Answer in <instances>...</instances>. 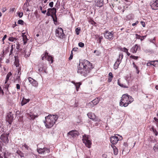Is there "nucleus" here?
<instances>
[{
	"label": "nucleus",
	"instance_id": "obj_1",
	"mask_svg": "<svg viewBox=\"0 0 158 158\" xmlns=\"http://www.w3.org/2000/svg\"><path fill=\"white\" fill-rule=\"evenodd\" d=\"M58 118V116L57 115H50L45 117V121L44 123L46 127L48 128L52 127L55 123Z\"/></svg>",
	"mask_w": 158,
	"mask_h": 158
},
{
	"label": "nucleus",
	"instance_id": "obj_2",
	"mask_svg": "<svg viewBox=\"0 0 158 158\" xmlns=\"http://www.w3.org/2000/svg\"><path fill=\"white\" fill-rule=\"evenodd\" d=\"M119 103L120 106L126 107L133 101L131 96L128 95L127 94H123Z\"/></svg>",
	"mask_w": 158,
	"mask_h": 158
},
{
	"label": "nucleus",
	"instance_id": "obj_3",
	"mask_svg": "<svg viewBox=\"0 0 158 158\" xmlns=\"http://www.w3.org/2000/svg\"><path fill=\"white\" fill-rule=\"evenodd\" d=\"M79 66L83 67L85 69L89 70V73L91 69L93 68L92 63L85 60L80 62Z\"/></svg>",
	"mask_w": 158,
	"mask_h": 158
},
{
	"label": "nucleus",
	"instance_id": "obj_4",
	"mask_svg": "<svg viewBox=\"0 0 158 158\" xmlns=\"http://www.w3.org/2000/svg\"><path fill=\"white\" fill-rule=\"evenodd\" d=\"M79 66L83 67L85 69L89 70V73L91 69L93 68L92 63L85 60L80 62Z\"/></svg>",
	"mask_w": 158,
	"mask_h": 158
},
{
	"label": "nucleus",
	"instance_id": "obj_5",
	"mask_svg": "<svg viewBox=\"0 0 158 158\" xmlns=\"http://www.w3.org/2000/svg\"><path fill=\"white\" fill-rule=\"evenodd\" d=\"M77 73L85 77L89 74V70L85 69L83 67L79 66V64L78 66Z\"/></svg>",
	"mask_w": 158,
	"mask_h": 158
},
{
	"label": "nucleus",
	"instance_id": "obj_6",
	"mask_svg": "<svg viewBox=\"0 0 158 158\" xmlns=\"http://www.w3.org/2000/svg\"><path fill=\"white\" fill-rule=\"evenodd\" d=\"M82 140L83 143L85 144V146L89 148L91 147V142L89 140V136L85 135L83 136Z\"/></svg>",
	"mask_w": 158,
	"mask_h": 158
},
{
	"label": "nucleus",
	"instance_id": "obj_7",
	"mask_svg": "<svg viewBox=\"0 0 158 158\" xmlns=\"http://www.w3.org/2000/svg\"><path fill=\"white\" fill-rule=\"evenodd\" d=\"M104 36L106 39L110 41L112 40L114 37L113 32H110L108 30H106L104 31Z\"/></svg>",
	"mask_w": 158,
	"mask_h": 158
},
{
	"label": "nucleus",
	"instance_id": "obj_8",
	"mask_svg": "<svg viewBox=\"0 0 158 158\" xmlns=\"http://www.w3.org/2000/svg\"><path fill=\"white\" fill-rule=\"evenodd\" d=\"M46 51L44 54L42 55V60H44V59H46L49 61H51V63H52L53 62V57L51 56H49L48 53Z\"/></svg>",
	"mask_w": 158,
	"mask_h": 158
},
{
	"label": "nucleus",
	"instance_id": "obj_9",
	"mask_svg": "<svg viewBox=\"0 0 158 158\" xmlns=\"http://www.w3.org/2000/svg\"><path fill=\"white\" fill-rule=\"evenodd\" d=\"M56 35L57 37L62 38L64 35L63 29L61 27H58L56 30Z\"/></svg>",
	"mask_w": 158,
	"mask_h": 158
},
{
	"label": "nucleus",
	"instance_id": "obj_10",
	"mask_svg": "<svg viewBox=\"0 0 158 158\" xmlns=\"http://www.w3.org/2000/svg\"><path fill=\"white\" fill-rule=\"evenodd\" d=\"M87 115L89 118L94 121L99 122L101 121L100 119H99L94 113L92 112L88 113Z\"/></svg>",
	"mask_w": 158,
	"mask_h": 158
},
{
	"label": "nucleus",
	"instance_id": "obj_11",
	"mask_svg": "<svg viewBox=\"0 0 158 158\" xmlns=\"http://www.w3.org/2000/svg\"><path fill=\"white\" fill-rule=\"evenodd\" d=\"M108 3V0H96L95 5L96 6L101 7L104 4Z\"/></svg>",
	"mask_w": 158,
	"mask_h": 158
},
{
	"label": "nucleus",
	"instance_id": "obj_12",
	"mask_svg": "<svg viewBox=\"0 0 158 158\" xmlns=\"http://www.w3.org/2000/svg\"><path fill=\"white\" fill-rule=\"evenodd\" d=\"M13 118V114L10 111L7 114V115L6 116V120L8 122L9 124H11Z\"/></svg>",
	"mask_w": 158,
	"mask_h": 158
},
{
	"label": "nucleus",
	"instance_id": "obj_13",
	"mask_svg": "<svg viewBox=\"0 0 158 158\" xmlns=\"http://www.w3.org/2000/svg\"><path fill=\"white\" fill-rule=\"evenodd\" d=\"M37 151L39 154H44L46 153H49L50 151L49 148L44 147L43 148L37 149Z\"/></svg>",
	"mask_w": 158,
	"mask_h": 158
},
{
	"label": "nucleus",
	"instance_id": "obj_14",
	"mask_svg": "<svg viewBox=\"0 0 158 158\" xmlns=\"http://www.w3.org/2000/svg\"><path fill=\"white\" fill-rule=\"evenodd\" d=\"M0 139L4 143H8V135L3 134L0 136Z\"/></svg>",
	"mask_w": 158,
	"mask_h": 158
},
{
	"label": "nucleus",
	"instance_id": "obj_15",
	"mask_svg": "<svg viewBox=\"0 0 158 158\" xmlns=\"http://www.w3.org/2000/svg\"><path fill=\"white\" fill-rule=\"evenodd\" d=\"M47 68L46 66H45L44 64L43 63L40 64H38V71L39 72H44L47 73L46 71Z\"/></svg>",
	"mask_w": 158,
	"mask_h": 158
},
{
	"label": "nucleus",
	"instance_id": "obj_16",
	"mask_svg": "<svg viewBox=\"0 0 158 158\" xmlns=\"http://www.w3.org/2000/svg\"><path fill=\"white\" fill-rule=\"evenodd\" d=\"M28 79L29 82L32 86L35 87H37L38 86V83L36 81L30 77H28Z\"/></svg>",
	"mask_w": 158,
	"mask_h": 158
},
{
	"label": "nucleus",
	"instance_id": "obj_17",
	"mask_svg": "<svg viewBox=\"0 0 158 158\" xmlns=\"http://www.w3.org/2000/svg\"><path fill=\"white\" fill-rule=\"evenodd\" d=\"M140 47L138 44H136L133 46L130 49V51L133 53H136L137 51L140 50Z\"/></svg>",
	"mask_w": 158,
	"mask_h": 158
},
{
	"label": "nucleus",
	"instance_id": "obj_18",
	"mask_svg": "<svg viewBox=\"0 0 158 158\" xmlns=\"http://www.w3.org/2000/svg\"><path fill=\"white\" fill-rule=\"evenodd\" d=\"M26 116L30 120H34L38 117L37 115H35L32 112H30L29 113L27 114Z\"/></svg>",
	"mask_w": 158,
	"mask_h": 158
},
{
	"label": "nucleus",
	"instance_id": "obj_19",
	"mask_svg": "<svg viewBox=\"0 0 158 158\" xmlns=\"http://www.w3.org/2000/svg\"><path fill=\"white\" fill-rule=\"evenodd\" d=\"M110 140L112 143L115 144L117 143L119 140V139L118 136H112L110 137Z\"/></svg>",
	"mask_w": 158,
	"mask_h": 158
},
{
	"label": "nucleus",
	"instance_id": "obj_20",
	"mask_svg": "<svg viewBox=\"0 0 158 158\" xmlns=\"http://www.w3.org/2000/svg\"><path fill=\"white\" fill-rule=\"evenodd\" d=\"M68 135H71L72 137H75L79 135L78 132L76 130H74L69 131L68 133Z\"/></svg>",
	"mask_w": 158,
	"mask_h": 158
},
{
	"label": "nucleus",
	"instance_id": "obj_21",
	"mask_svg": "<svg viewBox=\"0 0 158 158\" xmlns=\"http://www.w3.org/2000/svg\"><path fill=\"white\" fill-rule=\"evenodd\" d=\"M154 2L151 5L152 9L157 10L158 9V0H154Z\"/></svg>",
	"mask_w": 158,
	"mask_h": 158
},
{
	"label": "nucleus",
	"instance_id": "obj_22",
	"mask_svg": "<svg viewBox=\"0 0 158 158\" xmlns=\"http://www.w3.org/2000/svg\"><path fill=\"white\" fill-rule=\"evenodd\" d=\"M14 64L16 67H19V60L18 56H15Z\"/></svg>",
	"mask_w": 158,
	"mask_h": 158
},
{
	"label": "nucleus",
	"instance_id": "obj_23",
	"mask_svg": "<svg viewBox=\"0 0 158 158\" xmlns=\"http://www.w3.org/2000/svg\"><path fill=\"white\" fill-rule=\"evenodd\" d=\"M31 52V51L29 48H26L25 50H24V53H25V56L26 58L30 56Z\"/></svg>",
	"mask_w": 158,
	"mask_h": 158
},
{
	"label": "nucleus",
	"instance_id": "obj_24",
	"mask_svg": "<svg viewBox=\"0 0 158 158\" xmlns=\"http://www.w3.org/2000/svg\"><path fill=\"white\" fill-rule=\"evenodd\" d=\"M30 99H26L24 98H23L22 101L21 102V104L22 106H23L24 105L26 104L27 103L29 102L30 101Z\"/></svg>",
	"mask_w": 158,
	"mask_h": 158
},
{
	"label": "nucleus",
	"instance_id": "obj_25",
	"mask_svg": "<svg viewBox=\"0 0 158 158\" xmlns=\"http://www.w3.org/2000/svg\"><path fill=\"white\" fill-rule=\"evenodd\" d=\"M12 74L11 72H9L7 74L6 78V80L5 82V84H6L7 82L8 81L9 78L12 75Z\"/></svg>",
	"mask_w": 158,
	"mask_h": 158
},
{
	"label": "nucleus",
	"instance_id": "obj_26",
	"mask_svg": "<svg viewBox=\"0 0 158 158\" xmlns=\"http://www.w3.org/2000/svg\"><path fill=\"white\" fill-rule=\"evenodd\" d=\"M49 10H50V12L51 13V15L56 16V9L54 7L52 8H49Z\"/></svg>",
	"mask_w": 158,
	"mask_h": 158
},
{
	"label": "nucleus",
	"instance_id": "obj_27",
	"mask_svg": "<svg viewBox=\"0 0 158 158\" xmlns=\"http://www.w3.org/2000/svg\"><path fill=\"white\" fill-rule=\"evenodd\" d=\"M121 62V61L117 60L114 65V69H117Z\"/></svg>",
	"mask_w": 158,
	"mask_h": 158
},
{
	"label": "nucleus",
	"instance_id": "obj_28",
	"mask_svg": "<svg viewBox=\"0 0 158 158\" xmlns=\"http://www.w3.org/2000/svg\"><path fill=\"white\" fill-rule=\"evenodd\" d=\"M3 156L4 158H11V154L9 152H4Z\"/></svg>",
	"mask_w": 158,
	"mask_h": 158
},
{
	"label": "nucleus",
	"instance_id": "obj_29",
	"mask_svg": "<svg viewBox=\"0 0 158 158\" xmlns=\"http://www.w3.org/2000/svg\"><path fill=\"white\" fill-rule=\"evenodd\" d=\"M100 99L98 98H96L95 99L92 101L94 104L95 105L97 104L99 102Z\"/></svg>",
	"mask_w": 158,
	"mask_h": 158
},
{
	"label": "nucleus",
	"instance_id": "obj_30",
	"mask_svg": "<svg viewBox=\"0 0 158 158\" xmlns=\"http://www.w3.org/2000/svg\"><path fill=\"white\" fill-rule=\"evenodd\" d=\"M112 148L114 151V154L115 155H117L118 153V148L115 146H113Z\"/></svg>",
	"mask_w": 158,
	"mask_h": 158
},
{
	"label": "nucleus",
	"instance_id": "obj_31",
	"mask_svg": "<svg viewBox=\"0 0 158 158\" xmlns=\"http://www.w3.org/2000/svg\"><path fill=\"white\" fill-rule=\"evenodd\" d=\"M73 83L75 85L76 88V90L77 91H78V89L80 87V86L81 85V82H78V83H75V82L73 83Z\"/></svg>",
	"mask_w": 158,
	"mask_h": 158
},
{
	"label": "nucleus",
	"instance_id": "obj_32",
	"mask_svg": "<svg viewBox=\"0 0 158 158\" xmlns=\"http://www.w3.org/2000/svg\"><path fill=\"white\" fill-rule=\"evenodd\" d=\"M132 65L134 68H135L136 70V72L137 74L139 73V68L135 64V63L133 62L132 63Z\"/></svg>",
	"mask_w": 158,
	"mask_h": 158
},
{
	"label": "nucleus",
	"instance_id": "obj_33",
	"mask_svg": "<svg viewBox=\"0 0 158 158\" xmlns=\"http://www.w3.org/2000/svg\"><path fill=\"white\" fill-rule=\"evenodd\" d=\"M51 16L53 19V21L54 22V23L55 25H56L57 23V18L56 15V16H54L53 15H51Z\"/></svg>",
	"mask_w": 158,
	"mask_h": 158
},
{
	"label": "nucleus",
	"instance_id": "obj_34",
	"mask_svg": "<svg viewBox=\"0 0 158 158\" xmlns=\"http://www.w3.org/2000/svg\"><path fill=\"white\" fill-rule=\"evenodd\" d=\"M23 41L24 44H25L27 42V41L28 40V39L27 38L26 35H23Z\"/></svg>",
	"mask_w": 158,
	"mask_h": 158
},
{
	"label": "nucleus",
	"instance_id": "obj_35",
	"mask_svg": "<svg viewBox=\"0 0 158 158\" xmlns=\"http://www.w3.org/2000/svg\"><path fill=\"white\" fill-rule=\"evenodd\" d=\"M117 83H118V85L119 86H121V87L125 88H127V87L126 85H124L123 84H121L120 83V81H119V79H118V82H117Z\"/></svg>",
	"mask_w": 158,
	"mask_h": 158
},
{
	"label": "nucleus",
	"instance_id": "obj_36",
	"mask_svg": "<svg viewBox=\"0 0 158 158\" xmlns=\"http://www.w3.org/2000/svg\"><path fill=\"white\" fill-rule=\"evenodd\" d=\"M123 55L122 53H120L119 55L118 58L117 60L118 61L121 62L123 58Z\"/></svg>",
	"mask_w": 158,
	"mask_h": 158
},
{
	"label": "nucleus",
	"instance_id": "obj_37",
	"mask_svg": "<svg viewBox=\"0 0 158 158\" xmlns=\"http://www.w3.org/2000/svg\"><path fill=\"white\" fill-rule=\"evenodd\" d=\"M153 149L155 152H158V145L157 144H155L153 147Z\"/></svg>",
	"mask_w": 158,
	"mask_h": 158
},
{
	"label": "nucleus",
	"instance_id": "obj_38",
	"mask_svg": "<svg viewBox=\"0 0 158 158\" xmlns=\"http://www.w3.org/2000/svg\"><path fill=\"white\" fill-rule=\"evenodd\" d=\"M94 53H96V55L97 56H98L100 55L101 52L99 50H96L94 51Z\"/></svg>",
	"mask_w": 158,
	"mask_h": 158
},
{
	"label": "nucleus",
	"instance_id": "obj_39",
	"mask_svg": "<svg viewBox=\"0 0 158 158\" xmlns=\"http://www.w3.org/2000/svg\"><path fill=\"white\" fill-rule=\"evenodd\" d=\"M17 153L21 157H24L23 153L20 151H17Z\"/></svg>",
	"mask_w": 158,
	"mask_h": 158
},
{
	"label": "nucleus",
	"instance_id": "obj_40",
	"mask_svg": "<svg viewBox=\"0 0 158 158\" xmlns=\"http://www.w3.org/2000/svg\"><path fill=\"white\" fill-rule=\"evenodd\" d=\"M24 147L27 150H28L29 148V146L26 143H24L23 144L22 147Z\"/></svg>",
	"mask_w": 158,
	"mask_h": 158
},
{
	"label": "nucleus",
	"instance_id": "obj_41",
	"mask_svg": "<svg viewBox=\"0 0 158 158\" xmlns=\"http://www.w3.org/2000/svg\"><path fill=\"white\" fill-rule=\"evenodd\" d=\"M15 47V45H12L11 46V50L10 53V55H11L12 54L13 51V50L14 48Z\"/></svg>",
	"mask_w": 158,
	"mask_h": 158
},
{
	"label": "nucleus",
	"instance_id": "obj_42",
	"mask_svg": "<svg viewBox=\"0 0 158 158\" xmlns=\"http://www.w3.org/2000/svg\"><path fill=\"white\" fill-rule=\"evenodd\" d=\"M130 57L132 58V59L137 60H138V58L139 57L131 55L130 56Z\"/></svg>",
	"mask_w": 158,
	"mask_h": 158
},
{
	"label": "nucleus",
	"instance_id": "obj_43",
	"mask_svg": "<svg viewBox=\"0 0 158 158\" xmlns=\"http://www.w3.org/2000/svg\"><path fill=\"white\" fill-rule=\"evenodd\" d=\"M81 31V29L79 27L77 28L75 30L76 33L77 35H78L79 34L80 31Z\"/></svg>",
	"mask_w": 158,
	"mask_h": 158
},
{
	"label": "nucleus",
	"instance_id": "obj_44",
	"mask_svg": "<svg viewBox=\"0 0 158 158\" xmlns=\"http://www.w3.org/2000/svg\"><path fill=\"white\" fill-rule=\"evenodd\" d=\"M16 39L15 38L13 37H10L9 39V40L11 42H13L15 40H16Z\"/></svg>",
	"mask_w": 158,
	"mask_h": 158
},
{
	"label": "nucleus",
	"instance_id": "obj_45",
	"mask_svg": "<svg viewBox=\"0 0 158 158\" xmlns=\"http://www.w3.org/2000/svg\"><path fill=\"white\" fill-rule=\"evenodd\" d=\"M88 105L89 107H92L94 106L92 101L88 103Z\"/></svg>",
	"mask_w": 158,
	"mask_h": 158
},
{
	"label": "nucleus",
	"instance_id": "obj_46",
	"mask_svg": "<svg viewBox=\"0 0 158 158\" xmlns=\"http://www.w3.org/2000/svg\"><path fill=\"white\" fill-rule=\"evenodd\" d=\"M154 66L155 67H158V60H154L153 63Z\"/></svg>",
	"mask_w": 158,
	"mask_h": 158
},
{
	"label": "nucleus",
	"instance_id": "obj_47",
	"mask_svg": "<svg viewBox=\"0 0 158 158\" xmlns=\"http://www.w3.org/2000/svg\"><path fill=\"white\" fill-rule=\"evenodd\" d=\"M18 70V74H17V75H20L21 74V69L20 67L19 68L17 69Z\"/></svg>",
	"mask_w": 158,
	"mask_h": 158
},
{
	"label": "nucleus",
	"instance_id": "obj_48",
	"mask_svg": "<svg viewBox=\"0 0 158 158\" xmlns=\"http://www.w3.org/2000/svg\"><path fill=\"white\" fill-rule=\"evenodd\" d=\"M78 46L81 47L82 48L84 46V44L82 42H79L78 43Z\"/></svg>",
	"mask_w": 158,
	"mask_h": 158
},
{
	"label": "nucleus",
	"instance_id": "obj_49",
	"mask_svg": "<svg viewBox=\"0 0 158 158\" xmlns=\"http://www.w3.org/2000/svg\"><path fill=\"white\" fill-rule=\"evenodd\" d=\"M23 12H18L17 13L18 15L20 17H22L23 15Z\"/></svg>",
	"mask_w": 158,
	"mask_h": 158
},
{
	"label": "nucleus",
	"instance_id": "obj_50",
	"mask_svg": "<svg viewBox=\"0 0 158 158\" xmlns=\"http://www.w3.org/2000/svg\"><path fill=\"white\" fill-rule=\"evenodd\" d=\"M24 22L22 20H19L18 21V23L19 24L23 25V24Z\"/></svg>",
	"mask_w": 158,
	"mask_h": 158
},
{
	"label": "nucleus",
	"instance_id": "obj_51",
	"mask_svg": "<svg viewBox=\"0 0 158 158\" xmlns=\"http://www.w3.org/2000/svg\"><path fill=\"white\" fill-rule=\"evenodd\" d=\"M135 37L136 39H140L141 40V36L138 35L137 34H135Z\"/></svg>",
	"mask_w": 158,
	"mask_h": 158
},
{
	"label": "nucleus",
	"instance_id": "obj_52",
	"mask_svg": "<svg viewBox=\"0 0 158 158\" xmlns=\"http://www.w3.org/2000/svg\"><path fill=\"white\" fill-rule=\"evenodd\" d=\"M73 53L72 51H71V53L70 57L69 58V60H71L73 59Z\"/></svg>",
	"mask_w": 158,
	"mask_h": 158
},
{
	"label": "nucleus",
	"instance_id": "obj_53",
	"mask_svg": "<svg viewBox=\"0 0 158 158\" xmlns=\"http://www.w3.org/2000/svg\"><path fill=\"white\" fill-rule=\"evenodd\" d=\"M89 22L90 24H91L92 25H94L96 23L93 20H92V19H91L89 21Z\"/></svg>",
	"mask_w": 158,
	"mask_h": 158
},
{
	"label": "nucleus",
	"instance_id": "obj_54",
	"mask_svg": "<svg viewBox=\"0 0 158 158\" xmlns=\"http://www.w3.org/2000/svg\"><path fill=\"white\" fill-rule=\"evenodd\" d=\"M113 77H108V82H110L112 80V78H113Z\"/></svg>",
	"mask_w": 158,
	"mask_h": 158
},
{
	"label": "nucleus",
	"instance_id": "obj_55",
	"mask_svg": "<svg viewBox=\"0 0 158 158\" xmlns=\"http://www.w3.org/2000/svg\"><path fill=\"white\" fill-rule=\"evenodd\" d=\"M50 13L51 12L50 11V10H49V9H48V11L47 12V13H46L47 15L48 16H49L51 15Z\"/></svg>",
	"mask_w": 158,
	"mask_h": 158
},
{
	"label": "nucleus",
	"instance_id": "obj_56",
	"mask_svg": "<svg viewBox=\"0 0 158 158\" xmlns=\"http://www.w3.org/2000/svg\"><path fill=\"white\" fill-rule=\"evenodd\" d=\"M4 92L3 90L2 89L1 86H0V94L3 95Z\"/></svg>",
	"mask_w": 158,
	"mask_h": 158
},
{
	"label": "nucleus",
	"instance_id": "obj_57",
	"mask_svg": "<svg viewBox=\"0 0 158 158\" xmlns=\"http://www.w3.org/2000/svg\"><path fill=\"white\" fill-rule=\"evenodd\" d=\"M6 37H7V35H5L2 38V40L3 41V44H4V40L6 39Z\"/></svg>",
	"mask_w": 158,
	"mask_h": 158
},
{
	"label": "nucleus",
	"instance_id": "obj_58",
	"mask_svg": "<svg viewBox=\"0 0 158 158\" xmlns=\"http://www.w3.org/2000/svg\"><path fill=\"white\" fill-rule=\"evenodd\" d=\"M141 24L144 27H145V22L143 21H141L140 22Z\"/></svg>",
	"mask_w": 158,
	"mask_h": 158
},
{
	"label": "nucleus",
	"instance_id": "obj_59",
	"mask_svg": "<svg viewBox=\"0 0 158 158\" xmlns=\"http://www.w3.org/2000/svg\"><path fill=\"white\" fill-rule=\"evenodd\" d=\"M10 85V84H6V85H5V88L7 89V90L8 89V88L9 87V86Z\"/></svg>",
	"mask_w": 158,
	"mask_h": 158
},
{
	"label": "nucleus",
	"instance_id": "obj_60",
	"mask_svg": "<svg viewBox=\"0 0 158 158\" xmlns=\"http://www.w3.org/2000/svg\"><path fill=\"white\" fill-rule=\"evenodd\" d=\"M20 76V75H17V77L16 78V80H17L18 81H19L21 80Z\"/></svg>",
	"mask_w": 158,
	"mask_h": 158
},
{
	"label": "nucleus",
	"instance_id": "obj_61",
	"mask_svg": "<svg viewBox=\"0 0 158 158\" xmlns=\"http://www.w3.org/2000/svg\"><path fill=\"white\" fill-rule=\"evenodd\" d=\"M53 2H52L49 3V6L51 7H52L53 6Z\"/></svg>",
	"mask_w": 158,
	"mask_h": 158
},
{
	"label": "nucleus",
	"instance_id": "obj_62",
	"mask_svg": "<svg viewBox=\"0 0 158 158\" xmlns=\"http://www.w3.org/2000/svg\"><path fill=\"white\" fill-rule=\"evenodd\" d=\"M109 77H113V76L112 74V73L111 72H110L109 73Z\"/></svg>",
	"mask_w": 158,
	"mask_h": 158
},
{
	"label": "nucleus",
	"instance_id": "obj_63",
	"mask_svg": "<svg viewBox=\"0 0 158 158\" xmlns=\"http://www.w3.org/2000/svg\"><path fill=\"white\" fill-rule=\"evenodd\" d=\"M16 44V48L17 49H19L20 48V45L18 42Z\"/></svg>",
	"mask_w": 158,
	"mask_h": 158
},
{
	"label": "nucleus",
	"instance_id": "obj_64",
	"mask_svg": "<svg viewBox=\"0 0 158 158\" xmlns=\"http://www.w3.org/2000/svg\"><path fill=\"white\" fill-rule=\"evenodd\" d=\"M16 88L17 89H20V85L18 84H16Z\"/></svg>",
	"mask_w": 158,
	"mask_h": 158
}]
</instances>
